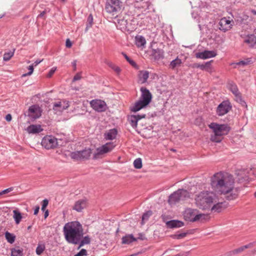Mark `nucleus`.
I'll use <instances>...</instances> for the list:
<instances>
[{"label":"nucleus","instance_id":"1","mask_svg":"<svg viewBox=\"0 0 256 256\" xmlns=\"http://www.w3.org/2000/svg\"><path fill=\"white\" fill-rule=\"evenodd\" d=\"M234 183L232 175L221 172L216 173L210 178V185L215 192L226 195L229 200L236 199L238 196Z\"/></svg>","mask_w":256,"mask_h":256},{"label":"nucleus","instance_id":"2","mask_svg":"<svg viewBox=\"0 0 256 256\" xmlns=\"http://www.w3.org/2000/svg\"><path fill=\"white\" fill-rule=\"evenodd\" d=\"M63 232L66 242L74 244H78L84 235L82 225L78 221L66 223L64 226Z\"/></svg>","mask_w":256,"mask_h":256},{"label":"nucleus","instance_id":"3","mask_svg":"<svg viewBox=\"0 0 256 256\" xmlns=\"http://www.w3.org/2000/svg\"><path fill=\"white\" fill-rule=\"evenodd\" d=\"M208 126L214 132V135L211 136L210 140L216 142H220L222 140V136L228 134L230 130L227 124H220L216 122L211 123Z\"/></svg>","mask_w":256,"mask_h":256},{"label":"nucleus","instance_id":"4","mask_svg":"<svg viewBox=\"0 0 256 256\" xmlns=\"http://www.w3.org/2000/svg\"><path fill=\"white\" fill-rule=\"evenodd\" d=\"M190 196V194L186 190L179 189L170 196L168 202L170 206H174Z\"/></svg>","mask_w":256,"mask_h":256},{"label":"nucleus","instance_id":"5","mask_svg":"<svg viewBox=\"0 0 256 256\" xmlns=\"http://www.w3.org/2000/svg\"><path fill=\"white\" fill-rule=\"evenodd\" d=\"M212 192L204 191L199 193L195 198L196 202L198 206H209V204L213 202Z\"/></svg>","mask_w":256,"mask_h":256},{"label":"nucleus","instance_id":"6","mask_svg":"<svg viewBox=\"0 0 256 256\" xmlns=\"http://www.w3.org/2000/svg\"><path fill=\"white\" fill-rule=\"evenodd\" d=\"M92 154V150L90 148H86L79 151H76L70 153V157L76 160H86L89 159Z\"/></svg>","mask_w":256,"mask_h":256},{"label":"nucleus","instance_id":"7","mask_svg":"<svg viewBox=\"0 0 256 256\" xmlns=\"http://www.w3.org/2000/svg\"><path fill=\"white\" fill-rule=\"evenodd\" d=\"M116 147V144L113 142H106L101 146L96 149V152L94 154L93 158L96 159L98 156L110 152Z\"/></svg>","mask_w":256,"mask_h":256},{"label":"nucleus","instance_id":"8","mask_svg":"<svg viewBox=\"0 0 256 256\" xmlns=\"http://www.w3.org/2000/svg\"><path fill=\"white\" fill-rule=\"evenodd\" d=\"M120 0H106L105 10L107 12L114 15L120 10Z\"/></svg>","mask_w":256,"mask_h":256},{"label":"nucleus","instance_id":"9","mask_svg":"<svg viewBox=\"0 0 256 256\" xmlns=\"http://www.w3.org/2000/svg\"><path fill=\"white\" fill-rule=\"evenodd\" d=\"M41 144L47 150L53 149L58 146V140L52 135H47L42 138Z\"/></svg>","mask_w":256,"mask_h":256},{"label":"nucleus","instance_id":"10","mask_svg":"<svg viewBox=\"0 0 256 256\" xmlns=\"http://www.w3.org/2000/svg\"><path fill=\"white\" fill-rule=\"evenodd\" d=\"M90 104L94 110L98 112H104L107 108L106 102L100 100H92L90 101Z\"/></svg>","mask_w":256,"mask_h":256},{"label":"nucleus","instance_id":"11","mask_svg":"<svg viewBox=\"0 0 256 256\" xmlns=\"http://www.w3.org/2000/svg\"><path fill=\"white\" fill-rule=\"evenodd\" d=\"M232 108L230 103L228 100H225L220 103L216 108V114L222 116L226 114Z\"/></svg>","mask_w":256,"mask_h":256},{"label":"nucleus","instance_id":"12","mask_svg":"<svg viewBox=\"0 0 256 256\" xmlns=\"http://www.w3.org/2000/svg\"><path fill=\"white\" fill-rule=\"evenodd\" d=\"M140 90L141 92V96L140 100L136 102L130 108V110L132 112H136L144 108V86H142Z\"/></svg>","mask_w":256,"mask_h":256},{"label":"nucleus","instance_id":"13","mask_svg":"<svg viewBox=\"0 0 256 256\" xmlns=\"http://www.w3.org/2000/svg\"><path fill=\"white\" fill-rule=\"evenodd\" d=\"M28 116L33 120H36L41 116L40 107L36 104L30 106L28 111Z\"/></svg>","mask_w":256,"mask_h":256},{"label":"nucleus","instance_id":"14","mask_svg":"<svg viewBox=\"0 0 256 256\" xmlns=\"http://www.w3.org/2000/svg\"><path fill=\"white\" fill-rule=\"evenodd\" d=\"M162 218L163 220V222H166V226L167 228H179L184 226V223L182 221L176 220L166 221L164 220L165 215L164 214L162 216Z\"/></svg>","mask_w":256,"mask_h":256},{"label":"nucleus","instance_id":"15","mask_svg":"<svg viewBox=\"0 0 256 256\" xmlns=\"http://www.w3.org/2000/svg\"><path fill=\"white\" fill-rule=\"evenodd\" d=\"M144 239V235L142 234H139L138 236L135 238L132 234H126L122 238V244H129L134 242L137 241L138 240H142Z\"/></svg>","mask_w":256,"mask_h":256},{"label":"nucleus","instance_id":"16","mask_svg":"<svg viewBox=\"0 0 256 256\" xmlns=\"http://www.w3.org/2000/svg\"><path fill=\"white\" fill-rule=\"evenodd\" d=\"M184 217L186 220L194 222L197 221L198 216L196 214L194 209H186L184 212Z\"/></svg>","mask_w":256,"mask_h":256},{"label":"nucleus","instance_id":"17","mask_svg":"<svg viewBox=\"0 0 256 256\" xmlns=\"http://www.w3.org/2000/svg\"><path fill=\"white\" fill-rule=\"evenodd\" d=\"M232 23H234L233 21L228 20L226 18H223L219 22V28L224 32L228 31L232 28Z\"/></svg>","mask_w":256,"mask_h":256},{"label":"nucleus","instance_id":"18","mask_svg":"<svg viewBox=\"0 0 256 256\" xmlns=\"http://www.w3.org/2000/svg\"><path fill=\"white\" fill-rule=\"evenodd\" d=\"M216 56V53L213 50H204L202 52L196 53V58L205 60L211 58H214Z\"/></svg>","mask_w":256,"mask_h":256},{"label":"nucleus","instance_id":"19","mask_svg":"<svg viewBox=\"0 0 256 256\" xmlns=\"http://www.w3.org/2000/svg\"><path fill=\"white\" fill-rule=\"evenodd\" d=\"M118 134V130L116 128H114L110 129L104 133V138L106 140H113L116 138Z\"/></svg>","mask_w":256,"mask_h":256},{"label":"nucleus","instance_id":"20","mask_svg":"<svg viewBox=\"0 0 256 256\" xmlns=\"http://www.w3.org/2000/svg\"><path fill=\"white\" fill-rule=\"evenodd\" d=\"M26 130L29 134H38L43 130L40 125L32 124L29 126Z\"/></svg>","mask_w":256,"mask_h":256},{"label":"nucleus","instance_id":"21","mask_svg":"<svg viewBox=\"0 0 256 256\" xmlns=\"http://www.w3.org/2000/svg\"><path fill=\"white\" fill-rule=\"evenodd\" d=\"M142 118H144V114L132 115L130 118L131 126L132 127L136 126L138 121Z\"/></svg>","mask_w":256,"mask_h":256},{"label":"nucleus","instance_id":"22","mask_svg":"<svg viewBox=\"0 0 256 256\" xmlns=\"http://www.w3.org/2000/svg\"><path fill=\"white\" fill-rule=\"evenodd\" d=\"M182 64V60L178 56H177L174 60L170 62L169 68L172 70H174L176 68L180 67Z\"/></svg>","mask_w":256,"mask_h":256},{"label":"nucleus","instance_id":"23","mask_svg":"<svg viewBox=\"0 0 256 256\" xmlns=\"http://www.w3.org/2000/svg\"><path fill=\"white\" fill-rule=\"evenodd\" d=\"M244 42L250 46H256V36L253 34L248 36L244 40Z\"/></svg>","mask_w":256,"mask_h":256},{"label":"nucleus","instance_id":"24","mask_svg":"<svg viewBox=\"0 0 256 256\" xmlns=\"http://www.w3.org/2000/svg\"><path fill=\"white\" fill-rule=\"evenodd\" d=\"M91 238L90 236H85L82 237V238H80V242H78V244H79L78 248L82 247L85 244H88L90 243Z\"/></svg>","mask_w":256,"mask_h":256},{"label":"nucleus","instance_id":"25","mask_svg":"<svg viewBox=\"0 0 256 256\" xmlns=\"http://www.w3.org/2000/svg\"><path fill=\"white\" fill-rule=\"evenodd\" d=\"M152 56L156 60L163 58L164 51L160 49L154 50L152 51Z\"/></svg>","mask_w":256,"mask_h":256},{"label":"nucleus","instance_id":"26","mask_svg":"<svg viewBox=\"0 0 256 256\" xmlns=\"http://www.w3.org/2000/svg\"><path fill=\"white\" fill-rule=\"evenodd\" d=\"M88 202L86 199L80 200L76 202L73 208H85L88 206Z\"/></svg>","mask_w":256,"mask_h":256},{"label":"nucleus","instance_id":"27","mask_svg":"<svg viewBox=\"0 0 256 256\" xmlns=\"http://www.w3.org/2000/svg\"><path fill=\"white\" fill-rule=\"evenodd\" d=\"M135 44L138 47L144 46V37L137 35L135 37Z\"/></svg>","mask_w":256,"mask_h":256},{"label":"nucleus","instance_id":"28","mask_svg":"<svg viewBox=\"0 0 256 256\" xmlns=\"http://www.w3.org/2000/svg\"><path fill=\"white\" fill-rule=\"evenodd\" d=\"M213 60H212L206 62L205 64H202L200 66V69L202 70L211 72L212 69L211 64Z\"/></svg>","mask_w":256,"mask_h":256},{"label":"nucleus","instance_id":"29","mask_svg":"<svg viewBox=\"0 0 256 256\" xmlns=\"http://www.w3.org/2000/svg\"><path fill=\"white\" fill-rule=\"evenodd\" d=\"M122 54L124 56V58H126V60H127V62L134 68L136 70L139 69V67L138 66V64H136V62L133 60H132L130 59L127 54L124 52H122Z\"/></svg>","mask_w":256,"mask_h":256},{"label":"nucleus","instance_id":"30","mask_svg":"<svg viewBox=\"0 0 256 256\" xmlns=\"http://www.w3.org/2000/svg\"><path fill=\"white\" fill-rule=\"evenodd\" d=\"M230 90L232 92V94L236 96V97H240V92H238V88L237 86L234 84H229V87H228Z\"/></svg>","mask_w":256,"mask_h":256},{"label":"nucleus","instance_id":"31","mask_svg":"<svg viewBox=\"0 0 256 256\" xmlns=\"http://www.w3.org/2000/svg\"><path fill=\"white\" fill-rule=\"evenodd\" d=\"M13 218L14 219L15 222L16 224H18L22 218L21 213L17 210H14L13 211Z\"/></svg>","mask_w":256,"mask_h":256},{"label":"nucleus","instance_id":"32","mask_svg":"<svg viewBox=\"0 0 256 256\" xmlns=\"http://www.w3.org/2000/svg\"><path fill=\"white\" fill-rule=\"evenodd\" d=\"M197 216H198L197 221L200 220L202 222L210 220V214H197Z\"/></svg>","mask_w":256,"mask_h":256},{"label":"nucleus","instance_id":"33","mask_svg":"<svg viewBox=\"0 0 256 256\" xmlns=\"http://www.w3.org/2000/svg\"><path fill=\"white\" fill-rule=\"evenodd\" d=\"M152 98V94L148 90L145 88V107L150 103Z\"/></svg>","mask_w":256,"mask_h":256},{"label":"nucleus","instance_id":"34","mask_svg":"<svg viewBox=\"0 0 256 256\" xmlns=\"http://www.w3.org/2000/svg\"><path fill=\"white\" fill-rule=\"evenodd\" d=\"M15 50L16 49L14 48L12 51L5 52L3 56V60L4 62H8L10 60V59L13 56Z\"/></svg>","mask_w":256,"mask_h":256},{"label":"nucleus","instance_id":"35","mask_svg":"<svg viewBox=\"0 0 256 256\" xmlns=\"http://www.w3.org/2000/svg\"><path fill=\"white\" fill-rule=\"evenodd\" d=\"M5 237L7 241L10 244L14 243L16 239V236L8 232H6Z\"/></svg>","mask_w":256,"mask_h":256},{"label":"nucleus","instance_id":"36","mask_svg":"<svg viewBox=\"0 0 256 256\" xmlns=\"http://www.w3.org/2000/svg\"><path fill=\"white\" fill-rule=\"evenodd\" d=\"M23 250L13 248L11 250V256H22Z\"/></svg>","mask_w":256,"mask_h":256},{"label":"nucleus","instance_id":"37","mask_svg":"<svg viewBox=\"0 0 256 256\" xmlns=\"http://www.w3.org/2000/svg\"><path fill=\"white\" fill-rule=\"evenodd\" d=\"M93 24V16L92 14H90L88 15L87 20H86V30H87L89 28L92 27Z\"/></svg>","mask_w":256,"mask_h":256},{"label":"nucleus","instance_id":"38","mask_svg":"<svg viewBox=\"0 0 256 256\" xmlns=\"http://www.w3.org/2000/svg\"><path fill=\"white\" fill-rule=\"evenodd\" d=\"M134 167L136 169L141 168L142 166V160L140 158H138L134 160Z\"/></svg>","mask_w":256,"mask_h":256},{"label":"nucleus","instance_id":"39","mask_svg":"<svg viewBox=\"0 0 256 256\" xmlns=\"http://www.w3.org/2000/svg\"><path fill=\"white\" fill-rule=\"evenodd\" d=\"M45 250V246L43 244H38L36 248V254L40 255Z\"/></svg>","mask_w":256,"mask_h":256},{"label":"nucleus","instance_id":"40","mask_svg":"<svg viewBox=\"0 0 256 256\" xmlns=\"http://www.w3.org/2000/svg\"><path fill=\"white\" fill-rule=\"evenodd\" d=\"M228 202H218L216 204H214L212 208H224L228 206Z\"/></svg>","mask_w":256,"mask_h":256},{"label":"nucleus","instance_id":"41","mask_svg":"<svg viewBox=\"0 0 256 256\" xmlns=\"http://www.w3.org/2000/svg\"><path fill=\"white\" fill-rule=\"evenodd\" d=\"M188 234V232H182L178 234H175L174 235H172L171 236L173 238H176V239H181L183 238H184Z\"/></svg>","mask_w":256,"mask_h":256},{"label":"nucleus","instance_id":"42","mask_svg":"<svg viewBox=\"0 0 256 256\" xmlns=\"http://www.w3.org/2000/svg\"><path fill=\"white\" fill-rule=\"evenodd\" d=\"M138 82L140 84H144V71L140 70L138 74Z\"/></svg>","mask_w":256,"mask_h":256},{"label":"nucleus","instance_id":"43","mask_svg":"<svg viewBox=\"0 0 256 256\" xmlns=\"http://www.w3.org/2000/svg\"><path fill=\"white\" fill-rule=\"evenodd\" d=\"M58 108H60V110H62L65 109L64 107H62V104L61 102H58L54 104L53 109L55 110H58Z\"/></svg>","mask_w":256,"mask_h":256},{"label":"nucleus","instance_id":"44","mask_svg":"<svg viewBox=\"0 0 256 256\" xmlns=\"http://www.w3.org/2000/svg\"><path fill=\"white\" fill-rule=\"evenodd\" d=\"M14 190V188L10 187V188H8L6 189H5L4 190L0 191V197L4 194H7L8 192H12V190Z\"/></svg>","mask_w":256,"mask_h":256},{"label":"nucleus","instance_id":"45","mask_svg":"<svg viewBox=\"0 0 256 256\" xmlns=\"http://www.w3.org/2000/svg\"><path fill=\"white\" fill-rule=\"evenodd\" d=\"M34 66L33 64L29 66L28 68V69L29 70V72L26 74H23L22 76H27L31 75L34 72Z\"/></svg>","mask_w":256,"mask_h":256},{"label":"nucleus","instance_id":"46","mask_svg":"<svg viewBox=\"0 0 256 256\" xmlns=\"http://www.w3.org/2000/svg\"><path fill=\"white\" fill-rule=\"evenodd\" d=\"M118 23L120 24V25L123 26V27L122 28L126 29L127 28L126 24H128V22L126 20H125L124 19H122L120 20H119Z\"/></svg>","mask_w":256,"mask_h":256},{"label":"nucleus","instance_id":"47","mask_svg":"<svg viewBox=\"0 0 256 256\" xmlns=\"http://www.w3.org/2000/svg\"><path fill=\"white\" fill-rule=\"evenodd\" d=\"M87 255V251L85 249H82L77 254L74 256H84Z\"/></svg>","mask_w":256,"mask_h":256},{"label":"nucleus","instance_id":"48","mask_svg":"<svg viewBox=\"0 0 256 256\" xmlns=\"http://www.w3.org/2000/svg\"><path fill=\"white\" fill-rule=\"evenodd\" d=\"M56 67H53L49 71L48 75H47V76L48 78H50L52 75L54 73V72H56Z\"/></svg>","mask_w":256,"mask_h":256},{"label":"nucleus","instance_id":"49","mask_svg":"<svg viewBox=\"0 0 256 256\" xmlns=\"http://www.w3.org/2000/svg\"><path fill=\"white\" fill-rule=\"evenodd\" d=\"M244 250V246H241L237 249H236L232 251L234 254H236Z\"/></svg>","mask_w":256,"mask_h":256},{"label":"nucleus","instance_id":"50","mask_svg":"<svg viewBox=\"0 0 256 256\" xmlns=\"http://www.w3.org/2000/svg\"><path fill=\"white\" fill-rule=\"evenodd\" d=\"M82 78V76L80 73H77L74 77L72 79V82H74L78 80H80Z\"/></svg>","mask_w":256,"mask_h":256},{"label":"nucleus","instance_id":"51","mask_svg":"<svg viewBox=\"0 0 256 256\" xmlns=\"http://www.w3.org/2000/svg\"><path fill=\"white\" fill-rule=\"evenodd\" d=\"M49 12L50 10L48 8H46L44 10L40 12V13L38 15V18H42L46 14Z\"/></svg>","mask_w":256,"mask_h":256},{"label":"nucleus","instance_id":"52","mask_svg":"<svg viewBox=\"0 0 256 256\" xmlns=\"http://www.w3.org/2000/svg\"><path fill=\"white\" fill-rule=\"evenodd\" d=\"M48 204V199L44 200L42 202L41 208H46Z\"/></svg>","mask_w":256,"mask_h":256},{"label":"nucleus","instance_id":"53","mask_svg":"<svg viewBox=\"0 0 256 256\" xmlns=\"http://www.w3.org/2000/svg\"><path fill=\"white\" fill-rule=\"evenodd\" d=\"M110 66L116 73H119L120 72V69L118 66H113L112 64H110Z\"/></svg>","mask_w":256,"mask_h":256},{"label":"nucleus","instance_id":"54","mask_svg":"<svg viewBox=\"0 0 256 256\" xmlns=\"http://www.w3.org/2000/svg\"><path fill=\"white\" fill-rule=\"evenodd\" d=\"M66 46L68 48H70L72 46V42L69 38L66 39Z\"/></svg>","mask_w":256,"mask_h":256},{"label":"nucleus","instance_id":"55","mask_svg":"<svg viewBox=\"0 0 256 256\" xmlns=\"http://www.w3.org/2000/svg\"><path fill=\"white\" fill-rule=\"evenodd\" d=\"M248 179V176L246 175H244V176H240L238 178V182H242L244 180H246Z\"/></svg>","mask_w":256,"mask_h":256},{"label":"nucleus","instance_id":"56","mask_svg":"<svg viewBox=\"0 0 256 256\" xmlns=\"http://www.w3.org/2000/svg\"><path fill=\"white\" fill-rule=\"evenodd\" d=\"M42 212H44V218H46L48 216V214H49V212H48V210L47 209L46 210V209H42Z\"/></svg>","mask_w":256,"mask_h":256},{"label":"nucleus","instance_id":"57","mask_svg":"<svg viewBox=\"0 0 256 256\" xmlns=\"http://www.w3.org/2000/svg\"><path fill=\"white\" fill-rule=\"evenodd\" d=\"M248 64V62H247L244 61V60H242V61H240V62L236 63V64L244 66V65H246Z\"/></svg>","mask_w":256,"mask_h":256},{"label":"nucleus","instance_id":"58","mask_svg":"<svg viewBox=\"0 0 256 256\" xmlns=\"http://www.w3.org/2000/svg\"><path fill=\"white\" fill-rule=\"evenodd\" d=\"M5 118L6 121L10 122L12 118V115L10 114H6Z\"/></svg>","mask_w":256,"mask_h":256},{"label":"nucleus","instance_id":"59","mask_svg":"<svg viewBox=\"0 0 256 256\" xmlns=\"http://www.w3.org/2000/svg\"><path fill=\"white\" fill-rule=\"evenodd\" d=\"M43 60H36L32 64L34 66H36L37 65H38L39 64H40Z\"/></svg>","mask_w":256,"mask_h":256},{"label":"nucleus","instance_id":"60","mask_svg":"<svg viewBox=\"0 0 256 256\" xmlns=\"http://www.w3.org/2000/svg\"><path fill=\"white\" fill-rule=\"evenodd\" d=\"M254 242H250L246 245L244 246V250L246 248H250L252 246Z\"/></svg>","mask_w":256,"mask_h":256},{"label":"nucleus","instance_id":"61","mask_svg":"<svg viewBox=\"0 0 256 256\" xmlns=\"http://www.w3.org/2000/svg\"><path fill=\"white\" fill-rule=\"evenodd\" d=\"M72 64L74 68V70H76V60H74L72 62Z\"/></svg>","mask_w":256,"mask_h":256},{"label":"nucleus","instance_id":"62","mask_svg":"<svg viewBox=\"0 0 256 256\" xmlns=\"http://www.w3.org/2000/svg\"><path fill=\"white\" fill-rule=\"evenodd\" d=\"M200 65H201V64L195 63L192 64V67L193 68H200Z\"/></svg>","mask_w":256,"mask_h":256},{"label":"nucleus","instance_id":"63","mask_svg":"<svg viewBox=\"0 0 256 256\" xmlns=\"http://www.w3.org/2000/svg\"><path fill=\"white\" fill-rule=\"evenodd\" d=\"M220 210L221 209H218V208H216V209H210V210H211V212H214L219 213V212H221V210Z\"/></svg>","mask_w":256,"mask_h":256},{"label":"nucleus","instance_id":"64","mask_svg":"<svg viewBox=\"0 0 256 256\" xmlns=\"http://www.w3.org/2000/svg\"><path fill=\"white\" fill-rule=\"evenodd\" d=\"M152 214V211L148 210L146 213L145 212V218H148Z\"/></svg>","mask_w":256,"mask_h":256}]
</instances>
